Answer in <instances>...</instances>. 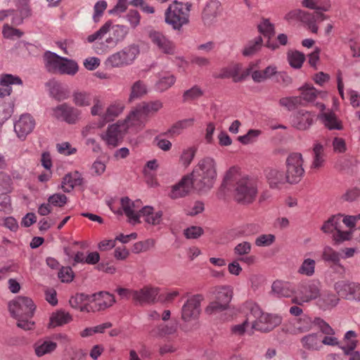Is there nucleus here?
<instances>
[{
    "mask_svg": "<svg viewBox=\"0 0 360 360\" xmlns=\"http://www.w3.org/2000/svg\"><path fill=\"white\" fill-rule=\"evenodd\" d=\"M223 186L229 189L233 187V198L241 204L252 203L257 195V181L248 176H240L234 167L226 172Z\"/></svg>",
    "mask_w": 360,
    "mask_h": 360,
    "instance_id": "1",
    "label": "nucleus"
},
{
    "mask_svg": "<svg viewBox=\"0 0 360 360\" xmlns=\"http://www.w3.org/2000/svg\"><path fill=\"white\" fill-rule=\"evenodd\" d=\"M248 321H250L251 328L261 333H269L282 322L281 316L264 312L259 305L254 302H246Z\"/></svg>",
    "mask_w": 360,
    "mask_h": 360,
    "instance_id": "2",
    "label": "nucleus"
},
{
    "mask_svg": "<svg viewBox=\"0 0 360 360\" xmlns=\"http://www.w3.org/2000/svg\"><path fill=\"white\" fill-rule=\"evenodd\" d=\"M191 178L193 188L198 191H207L214 185L217 177L216 162L210 157L200 160L194 167Z\"/></svg>",
    "mask_w": 360,
    "mask_h": 360,
    "instance_id": "3",
    "label": "nucleus"
},
{
    "mask_svg": "<svg viewBox=\"0 0 360 360\" xmlns=\"http://www.w3.org/2000/svg\"><path fill=\"white\" fill-rule=\"evenodd\" d=\"M36 306L33 301L27 297L19 296L8 304V309L13 317L17 320L18 327L30 330L34 328L32 321Z\"/></svg>",
    "mask_w": 360,
    "mask_h": 360,
    "instance_id": "4",
    "label": "nucleus"
},
{
    "mask_svg": "<svg viewBox=\"0 0 360 360\" xmlns=\"http://www.w3.org/2000/svg\"><path fill=\"white\" fill-rule=\"evenodd\" d=\"M211 292L214 295V300L206 307L205 312L208 315H213L226 310L233 295L232 287L216 286L212 288Z\"/></svg>",
    "mask_w": 360,
    "mask_h": 360,
    "instance_id": "5",
    "label": "nucleus"
},
{
    "mask_svg": "<svg viewBox=\"0 0 360 360\" xmlns=\"http://www.w3.org/2000/svg\"><path fill=\"white\" fill-rule=\"evenodd\" d=\"M191 4L174 1L165 11V22L174 29H180L188 22Z\"/></svg>",
    "mask_w": 360,
    "mask_h": 360,
    "instance_id": "6",
    "label": "nucleus"
},
{
    "mask_svg": "<svg viewBox=\"0 0 360 360\" xmlns=\"http://www.w3.org/2000/svg\"><path fill=\"white\" fill-rule=\"evenodd\" d=\"M314 326H317L321 333L325 335H334V330L321 318H315L312 319L308 316H303L301 318L297 319L294 323L293 329L290 331L292 334H299L307 332L312 329Z\"/></svg>",
    "mask_w": 360,
    "mask_h": 360,
    "instance_id": "7",
    "label": "nucleus"
},
{
    "mask_svg": "<svg viewBox=\"0 0 360 360\" xmlns=\"http://www.w3.org/2000/svg\"><path fill=\"white\" fill-rule=\"evenodd\" d=\"M303 163L302 155L300 153H292L288 156L285 174L287 182L296 184L301 180L304 174Z\"/></svg>",
    "mask_w": 360,
    "mask_h": 360,
    "instance_id": "8",
    "label": "nucleus"
},
{
    "mask_svg": "<svg viewBox=\"0 0 360 360\" xmlns=\"http://www.w3.org/2000/svg\"><path fill=\"white\" fill-rule=\"evenodd\" d=\"M139 54V46L133 44L110 56L106 60V64L112 68L128 65L134 62Z\"/></svg>",
    "mask_w": 360,
    "mask_h": 360,
    "instance_id": "9",
    "label": "nucleus"
},
{
    "mask_svg": "<svg viewBox=\"0 0 360 360\" xmlns=\"http://www.w3.org/2000/svg\"><path fill=\"white\" fill-rule=\"evenodd\" d=\"M320 295V283L315 281L303 282L298 285L297 295L292 299V302L297 305L309 302Z\"/></svg>",
    "mask_w": 360,
    "mask_h": 360,
    "instance_id": "10",
    "label": "nucleus"
},
{
    "mask_svg": "<svg viewBox=\"0 0 360 360\" xmlns=\"http://www.w3.org/2000/svg\"><path fill=\"white\" fill-rule=\"evenodd\" d=\"M341 226V216H333L324 222L321 230L324 233H333V240L335 243H340L349 240L350 237V233L342 231Z\"/></svg>",
    "mask_w": 360,
    "mask_h": 360,
    "instance_id": "11",
    "label": "nucleus"
},
{
    "mask_svg": "<svg viewBox=\"0 0 360 360\" xmlns=\"http://www.w3.org/2000/svg\"><path fill=\"white\" fill-rule=\"evenodd\" d=\"M203 300L202 295H195L187 300L181 308V319L188 322L196 319L200 313V303Z\"/></svg>",
    "mask_w": 360,
    "mask_h": 360,
    "instance_id": "12",
    "label": "nucleus"
},
{
    "mask_svg": "<svg viewBox=\"0 0 360 360\" xmlns=\"http://www.w3.org/2000/svg\"><path fill=\"white\" fill-rule=\"evenodd\" d=\"M51 115L57 120L65 121L68 124H75L79 117L80 111L67 103L58 105L52 108Z\"/></svg>",
    "mask_w": 360,
    "mask_h": 360,
    "instance_id": "13",
    "label": "nucleus"
},
{
    "mask_svg": "<svg viewBox=\"0 0 360 360\" xmlns=\"http://www.w3.org/2000/svg\"><path fill=\"white\" fill-rule=\"evenodd\" d=\"M127 130V126L124 123L117 122L108 127L105 134L103 136V139L108 146L114 148L122 142Z\"/></svg>",
    "mask_w": 360,
    "mask_h": 360,
    "instance_id": "14",
    "label": "nucleus"
},
{
    "mask_svg": "<svg viewBox=\"0 0 360 360\" xmlns=\"http://www.w3.org/2000/svg\"><path fill=\"white\" fill-rule=\"evenodd\" d=\"M148 37L152 44L163 53L173 55L175 53V46L162 32L156 30H150L148 33Z\"/></svg>",
    "mask_w": 360,
    "mask_h": 360,
    "instance_id": "15",
    "label": "nucleus"
},
{
    "mask_svg": "<svg viewBox=\"0 0 360 360\" xmlns=\"http://www.w3.org/2000/svg\"><path fill=\"white\" fill-rule=\"evenodd\" d=\"M90 297V311L103 310L113 304L115 302L114 296L107 292H100Z\"/></svg>",
    "mask_w": 360,
    "mask_h": 360,
    "instance_id": "16",
    "label": "nucleus"
},
{
    "mask_svg": "<svg viewBox=\"0 0 360 360\" xmlns=\"http://www.w3.org/2000/svg\"><path fill=\"white\" fill-rule=\"evenodd\" d=\"M141 203L142 202L140 200L131 201L127 197L122 198L121 199L122 208L131 223H140V214L139 210L138 211V210L140 209Z\"/></svg>",
    "mask_w": 360,
    "mask_h": 360,
    "instance_id": "17",
    "label": "nucleus"
},
{
    "mask_svg": "<svg viewBox=\"0 0 360 360\" xmlns=\"http://www.w3.org/2000/svg\"><path fill=\"white\" fill-rule=\"evenodd\" d=\"M159 293L158 288L146 286L139 290H134L131 292L133 300L139 304H152L156 300V297Z\"/></svg>",
    "mask_w": 360,
    "mask_h": 360,
    "instance_id": "18",
    "label": "nucleus"
},
{
    "mask_svg": "<svg viewBox=\"0 0 360 360\" xmlns=\"http://www.w3.org/2000/svg\"><path fill=\"white\" fill-rule=\"evenodd\" d=\"M35 126L34 120L28 114L20 116L14 125L15 131L21 139H25L30 134Z\"/></svg>",
    "mask_w": 360,
    "mask_h": 360,
    "instance_id": "19",
    "label": "nucleus"
},
{
    "mask_svg": "<svg viewBox=\"0 0 360 360\" xmlns=\"http://www.w3.org/2000/svg\"><path fill=\"white\" fill-rule=\"evenodd\" d=\"M193 181L190 175L184 176L177 184L172 187L169 197L177 199L187 195L191 188H193Z\"/></svg>",
    "mask_w": 360,
    "mask_h": 360,
    "instance_id": "20",
    "label": "nucleus"
},
{
    "mask_svg": "<svg viewBox=\"0 0 360 360\" xmlns=\"http://www.w3.org/2000/svg\"><path fill=\"white\" fill-rule=\"evenodd\" d=\"M57 343L49 338H41L33 345L34 354L40 358L47 354H51L57 348Z\"/></svg>",
    "mask_w": 360,
    "mask_h": 360,
    "instance_id": "21",
    "label": "nucleus"
},
{
    "mask_svg": "<svg viewBox=\"0 0 360 360\" xmlns=\"http://www.w3.org/2000/svg\"><path fill=\"white\" fill-rule=\"evenodd\" d=\"M258 31L264 35V37L268 38L265 46L271 49L276 50L278 49L279 46L270 40V39L274 35L275 30L274 26L270 22L269 19L262 18L260 22L257 25Z\"/></svg>",
    "mask_w": 360,
    "mask_h": 360,
    "instance_id": "22",
    "label": "nucleus"
},
{
    "mask_svg": "<svg viewBox=\"0 0 360 360\" xmlns=\"http://www.w3.org/2000/svg\"><path fill=\"white\" fill-rule=\"evenodd\" d=\"M221 13V5L219 1H211L207 4L202 12V20L205 25H210Z\"/></svg>",
    "mask_w": 360,
    "mask_h": 360,
    "instance_id": "23",
    "label": "nucleus"
},
{
    "mask_svg": "<svg viewBox=\"0 0 360 360\" xmlns=\"http://www.w3.org/2000/svg\"><path fill=\"white\" fill-rule=\"evenodd\" d=\"M314 121V115L306 110H300L294 116L292 126L299 130H306L309 128Z\"/></svg>",
    "mask_w": 360,
    "mask_h": 360,
    "instance_id": "24",
    "label": "nucleus"
},
{
    "mask_svg": "<svg viewBox=\"0 0 360 360\" xmlns=\"http://www.w3.org/2000/svg\"><path fill=\"white\" fill-rule=\"evenodd\" d=\"M22 84V79L18 76H14L10 74L2 75L0 79V97L4 98L11 94V84L21 85Z\"/></svg>",
    "mask_w": 360,
    "mask_h": 360,
    "instance_id": "25",
    "label": "nucleus"
},
{
    "mask_svg": "<svg viewBox=\"0 0 360 360\" xmlns=\"http://www.w3.org/2000/svg\"><path fill=\"white\" fill-rule=\"evenodd\" d=\"M264 172L267 182L272 188H279L281 186L287 182L282 171L275 168H267Z\"/></svg>",
    "mask_w": 360,
    "mask_h": 360,
    "instance_id": "26",
    "label": "nucleus"
},
{
    "mask_svg": "<svg viewBox=\"0 0 360 360\" xmlns=\"http://www.w3.org/2000/svg\"><path fill=\"white\" fill-rule=\"evenodd\" d=\"M321 118L324 126L329 130H342L343 129L342 121L330 110L323 112L321 115Z\"/></svg>",
    "mask_w": 360,
    "mask_h": 360,
    "instance_id": "27",
    "label": "nucleus"
},
{
    "mask_svg": "<svg viewBox=\"0 0 360 360\" xmlns=\"http://www.w3.org/2000/svg\"><path fill=\"white\" fill-rule=\"evenodd\" d=\"M124 105L122 102H115L110 104L103 115V121L99 127H103L107 122L113 120L124 110Z\"/></svg>",
    "mask_w": 360,
    "mask_h": 360,
    "instance_id": "28",
    "label": "nucleus"
},
{
    "mask_svg": "<svg viewBox=\"0 0 360 360\" xmlns=\"http://www.w3.org/2000/svg\"><path fill=\"white\" fill-rule=\"evenodd\" d=\"M44 57L47 70L50 72L58 73L63 58L50 51L46 52Z\"/></svg>",
    "mask_w": 360,
    "mask_h": 360,
    "instance_id": "29",
    "label": "nucleus"
},
{
    "mask_svg": "<svg viewBox=\"0 0 360 360\" xmlns=\"http://www.w3.org/2000/svg\"><path fill=\"white\" fill-rule=\"evenodd\" d=\"M140 217H144L146 222L153 225L159 224L161 221L162 212L161 211L154 212V209L150 206H145L139 210Z\"/></svg>",
    "mask_w": 360,
    "mask_h": 360,
    "instance_id": "30",
    "label": "nucleus"
},
{
    "mask_svg": "<svg viewBox=\"0 0 360 360\" xmlns=\"http://www.w3.org/2000/svg\"><path fill=\"white\" fill-rule=\"evenodd\" d=\"M272 292L278 297H289L293 292L292 285L286 282L276 281L271 286Z\"/></svg>",
    "mask_w": 360,
    "mask_h": 360,
    "instance_id": "31",
    "label": "nucleus"
},
{
    "mask_svg": "<svg viewBox=\"0 0 360 360\" xmlns=\"http://www.w3.org/2000/svg\"><path fill=\"white\" fill-rule=\"evenodd\" d=\"M146 119L147 117L139 106H137L134 110L131 112L126 120L121 122L124 123L127 126V128L129 126L141 127L145 123Z\"/></svg>",
    "mask_w": 360,
    "mask_h": 360,
    "instance_id": "32",
    "label": "nucleus"
},
{
    "mask_svg": "<svg viewBox=\"0 0 360 360\" xmlns=\"http://www.w3.org/2000/svg\"><path fill=\"white\" fill-rule=\"evenodd\" d=\"M89 295L83 293L77 294L70 299V304L72 307L79 309L81 311H90Z\"/></svg>",
    "mask_w": 360,
    "mask_h": 360,
    "instance_id": "33",
    "label": "nucleus"
},
{
    "mask_svg": "<svg viewBox=\"0 0 360 360\" xmlns=\"http://www.w3.org/2000/svg\"><path fill=\"white\" fill-rule=\"evenodd\" d=\"M302 347L308 350H319L321 348V333H311L301 339Z\"/></svg>",
    "mask_w": 360,
    "mask_h": 360,
    "instance_id": "34",
    "label": "nucleus"
},
{
    "mask_svg": "<svg viewBox=\"0 0 360 360\" xmlns=\"http://www.w3.org/2000/svg\"><path fill=\"white\" fill-rule=\"evenodd\" d=\"M51 95L57 101H63L68 98L69 91L67 88L56 81H50L48 83Z\"/></svg>",
    "mask_w": 360,
    "mask_h": 360,
    "instance_id": "35",
    "label": "nucleus"
},
{
    "mask_svg": "<svg viewBox=\"0 0 360 360\" xmlns=\"http://www.w3.org/2000/svg\"><path fill=\"white\" fill-rule=\"evenodd\" d=\"M324 162V147L321 143H316L313 146V161L311 167L319 169L323 166Z\"/></svg>",
    "mask_w": 360,
    "mask_h": 360,
    "instance_id": "36",
    "label": "nucleus"
},
{
    "mask_svg": "<svg viewBox=\"0 0 360 360\" xmlns=\"http://www.w3.org/2000/svg\"><path fill=\"white\" fill-rule=\"evenodd\" d=\"M72 321L71 315L65 311H57L52 313L50 317L49 323V328H55L57 326H63Z\"/></svg>",
    "mask_w": 360,
    "mask_h": 360,
    "instance_id": "37",
    "label": "nucleus"
},
{
    "mask_svg": "<svg viewBox=\"0 0 360 360\" xmlns=\"http://www.w3.org/2000/svg\"><path fill=\"white\" fill-rule=\"evenodd\" d=\"M339 300L338 295L331 292H324L321 294L318 302L319 307L326 310L335 307Z\"/></svg>",
    "mask_w": 360,
    "mask_h": 360,
    "instance_id": "38",
    "label": "nucleus"
},
{
    "mask_svg": "<svg viewBox=\"0 0 360 360\" xmlns=\"http://www.w3.org/2000/svg\"><path fill=\"white\" fill-rule=\"evenodd\" d=\"M263 46V39L261 36L255 37L254 39L250 40L245 46L242 53L244 56H251L255 55L262 49Z\"/></svg>",
    "mask_w": 360,
    "mask_h": 360,
    "instance_id": "39",
    "label": "nucleus"
},
{
    "mask_svg": "<svg viewBox=\"0 0 360 360\" xmlns=\"http://www.w3.org/2000/svg\"><path fill=\"white\" fill-rule=\"evenodd\" d=\"M352 284L353 282L340 281L335 283L334 288L339 297L346 300H351Z\"/></svg>",
    "mask_w": 360,
    "mask_h": 360,
    "instance_id": "40",
    "label": "nucleus"
},
{
    "mask_svg": "<svg viewBox=\"0 0 360 360\" xmlns=\"http://www.w3.org/2000/svg\"><path fill=\"white\" fill-rule=\"evenodd\" d=\"M325 18L324 15L321 12L314 11L312 14H305L303 17V20L307 23L309 29L313 33H316L318 27L316 22L317 21H323Z\"/></svg>",
    "mask_w": 360,
    "mask_h": 360,
    "instance_id": "41",
    "label": "nucleus"
},
{
    "mask_svg": "<svg viewBox=\"0 0 360 360\" xmlns=\"http://www.w3.org/2000/svg\"><path fill=\"white\" fill-rule=\"evenodd\" d=\"M242 69V65L240 63H234L230 66L224 68L219 75L220 78L232 77L234 82H238L241 77H239L240 72Z\"/></svg>",
    "mask_w": 360,
    "mask_h": 360,
    "instance_id": "42",
    "label": "nucleus"
},
{
    "mask_svg": "<svg viewBox=\"0 0 360 360\" xmlns=\"http://www.w3.org/2000/svg\"><path fill=\"white\" fill-rule=\"evenodd\" d=\"M147 93V88L145 83L141 80L135 82L131 87V92L129 97V101L132 102L133 101L140 98Z\"/></svg>",
    "mask_w": 360,
    "mask_h": 360,
    "instance_id": "43",
    "label": "nucleus"
},
{
    "mask_svg": "<svg viewBox=\"0 0 360 360\" xmlns=\"http://www.w3.org/2000/svg\"><path fill=\"white\" fill-rule=\"evenodd\" d=\"M175 82L176 77L173 75L165 72L160 75L159 80L156 83V88L162 92L170 88Z\"/></svg>",
    "mask_w": 360,
    "mask_h": 360,
    "instance_id": "44",
    "label": "nucleus"
},
{
    "mask_svg": "<svg viewBox=\"0 0 360 360\" xmlns=\"http://www.w3.org/2000/svg\"><path fill=\"white\" fill-rule=\"evenodd\" d=\"M356 334L353 330L347 332L345 335L344 342L345 346L341 347L345 354L351 356L352 352L356 347L357 340H356ZM354 352H353L354 353Z\"/></svg>",
    "mask_w": 360,
    "mask_h": 360,
    "instance_id": "45",
    "label": "nucleus"
},
{
    "mask_svg": "<svg viewBox=\"0 0 360 360\" xmlns=\"http://www.w3.org/2000/svg\"><path fill=\"white\" fill-rule=\"evenodd\" d=\"M176 331L175 325L160 324L150 331V334L153 337H165L174 334Z\"/></svg>",
    "mask_w": 360,
    "mask_h": 360,
    "instance_id": "46",
    "label": "nucleus"
},
{
    "mask_svg": "<svg viewBox=\"0 0 360 360\" xmlns=\"http://www.w3.org/2000/svg\"><path fill=\"white\" fill-rule=\"evenodd\" d=\"M93 99L91 94L85 91H77L73 94V102L79 107L89 106Z\"/></svg>",
    "mask_w": 360,
    "mask_h": 360,
    "instance_id": "47",
    "label": "nucleus"
},
{
    "mask_svg": "<svg viewBox=\"0 0 360 360\" xmlns=\"http://www.w3.org/2000/svg\"><path fill=\"white\" fill-rule=\"evenodd\" d=\"M288 60L294 68H300L305 60V56L300 51L290 50L287 53Z\"/></svg>",
    "mask_w": 360,
    "mask_h": 360,
    "instance_id": "48",
    "label": "nucleus"
},
{
    "mask_svg": "<svg viewBox=\"0 0 360 360\" xmlns=\"http://www.w3.org/2000/svg\"><path fill=\"white\" fill-rule=\"evenodd\" d=\"M78 71V65L76 62L63 58V63L58 73L75 75Z\"/></svg>",
    "mask_w": 360,
    "mask_h": 360,
    "instance_id": "49",
    "label": "nucleus"
},
{
    "mask_svg": "<svg viewBox=\"0 0 360 360\" xmlns=\"http://www.w3.org/2000/svg\"><path fill=\"white\" fill-rule=\"evenodd\" d=\"M138 106L147 117L150 114H153L162 108V103L160 101H155L148 103H142Z\"/></svg>",
    "mask_w": 360,
    "mask_h": 360,
    "instance_id": "50",
    "label": "nucleus"
},
{
    "mask_svg": "<svg viewBox=\"0 0 360 360\" xmlns=\"http://www.w3.org/2000/svg\"><path fill=\"white\" fill-rule=\"evenodd\" d=\"M316 262L312 259H305L299 267L297 272L302 275L311 276L315 272Z\"/></svg>",
    "mask_w": 360,
    "mask_h": 360,
    "instance_id": "51",
    "label": "nucleus"
},
{
    "mask_svg": "<svg viewBox=\"0 0 360 360\" xmlns=\"http://www.w3.org/2000/svg\"><path fill=\"white\" fill-rule=\"evenodd\" d=\"M193 119H186L177 122L168 131L171 136H174L181 134L183 129L191 127L193 124Z\"/></svg>",
    "mask_w": 360,
    "mask_h": 360,
    "instance_id": "52",
    "label": "nucleus"
},
{
    "mask_svg": "<svg viewBox=\"0 0 360 360\" xmlns=\"http://www.w3.org/2000/svg\"><path fill=\"white\" fill-rule=\"evenodd\" d=\"M112 26L111 21H107L98 31L87 37V41L92 43L95 41L101 39L107 34Z\"/></svg>",
    "mask_w": 360,
    "mask_h": 360,
    "instance_id": "53",
    "label": "nucleus"
},
{
    "mask_svg": "<svg viewBox=\"0 0 360 360\" xmlns=\"http://www.w3.org/2000/svg\"><path fill=\"white\" fill-rule=\"evenodd\" d=\"M322 259L326 262L338 264L340 261V254L332 248L326 246L323 249Z\"/></svg>",
    "mask_w": 360,
    "mask_h": 360,
    "instance_id": "54",
    "label": "nucleus"
},
{
    "mask_svg": "<svg viewBox=\"0 0 360 360\" xmlns=\"http://www.w3.org/2000/svg\"><path fill=\"white\" fill-rule=\"evenodd\" d=\"M82 179L73 178L72 175L68 174L63 178L62 188L65 192H70L75 186L80 185Z\"/></svg>",
    "mask_w": 360,
    "mask_h": 360,
    "instance_id": "55",
    "label": "nucleus"
},
{
    "mask_svg": "<svg viewBox=\"0 0 360 360\" xmlns=\"http://www.w3.org/2000/svg\"><path fill=\"white\" fill-rule=\"evenodd\" d=\"M276 240L274 234H262L256 238L255 243L257 247H268L271 245Z\"/></svg>",
    "mask_w": 360,
    "mask_h": 360,
    "instance_id": "56",
    "label": "nucleus"
},
{
    "mask_svg": "<svg viewBox=\"0 0 360 360\" xmlns=\"http://www.w3.org/2000/svg\"><path fill=\"white\" fill-rule=\"evenodd\" d=\"M117 43V42L116 41L113 36L110 37L105 39V43L101 42L96 44V52L98 54L105 53L110 49V48L115 46Z\"/></svg>",
    "mask_w": 360,
    "mask_h": 360,
    "instance_id": "57",
    "label": "nucleus"
},
{
    "mask_svg": "<svg viewBox=\"0 0 360 360\" xmlns=\"http://www.w3.org/2000/svg\"><path fill=\"white\" fill-rule=\"evenodd\" d=\"M251 243L248 241H243L235 246L233 252L236 256L241 257L243 256L249 255V253L251 252Z\"/></svg>",
    "mask_w": 360,
    "mask_h": 360,
    "instance_id": "58",
    "label": "nucleus"
},
{
    "mask_svg": "<svg viewBox=\"0 0 360 360\" xmlns=\"http://www.w3.org/2000/svg\"><path fill=\"white\" fill-rule=\"evenodd\" d=\"M112 36L117 42L124 40L129 32V29L124 25H116L112 27Z\"/></svg>",
    "mask_w": 360,
    "mask_h": 360,
    "instance_id": "59",
    "label": "nucleus"
},
{
    "mask_svg": "<svg viewBox=\"0 0 360 360\" xmlns=\"http://www.w3.org/2000/svg\"><path fill=\"white\" fill-rule=\"evenodd\" d=\"M302 98L307 101H313L317 96L318 91L312 86L305 85L302 89Z\"/></svg>",
    "mask_w": 360,
    "mask_h": 360,
    "instance_id": "60",
    "label": "nucleus"
},
{
    "mask_svg": "<svg viewBox=\"0 0 360 360\" xmlns=\"http://www.w3.org/2000/svg\"><path fill=\"white\" fill-rule=\"evenodd\" d=\"M154 245L155 241L153 239H148L144 241L137 242L134 245L132 251L134 253L145 252L148 250L150 248L153 247Z\"/></svg>",
    "mask_w": 360,
    "mask_h": 360,
    "instance_id": "61",
    "label": "nucleus"
},
{
    "mask_svg": "<svg viewBox=\"0 0 360 360\" xmlns=\"http://www.w3.org/2000/svg\"><path fill=\"white\" fill-rule=\"evenodd\" d=\"M202 96V90L198 86H194L184 93L183 99L184 101H193L200 98Z\"/></svg>",
    "mask_w": 360,
    "mask_h": 360,
    "instance_id": "62",
    "label": "nucleus"
},
{
    "mask_svg": "<svg viewBox=\"0 0 360 360\" xmlns=\"http://www.w3.org/2000/svg\"><path fill=\"white\" fill-rule=\"evenodd\" d=\"M261 133L258 129H250L245 135L239 136L238 140L243 144H248L255 141Z\"/></svg>",
    "mask_w": 360,
    "mask_h": 360,
    "instance_id": "63",
    "label": "nucleus"
},
{
    "mask_svg": "<svg viewBox=\"0 0 360 360\" xmlns=\"http://www.w3.org/2000/svg\"><path fill=\"white\" fill-rule=\"evenodd\" d=\"M195 151L194 148H188L183 151L180 161L184 167H188L191 163L195 157Z\"/></svg>",
    "mask_w": 360,
    "mask_h": 360,
    "instance_id": "64",
    "label": "nucleus"
}]
</instances>
